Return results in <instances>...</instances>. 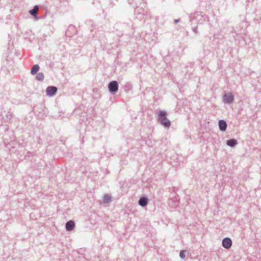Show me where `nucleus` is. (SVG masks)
I'll return each instance as SVG.
<instances>
[{"label": "nucleus", "instance_id": "obj_18", "mask_svg": "<svg viewBox=\"0 0 261 261\" xmlns=\"http://www.w3.org/2000/svg\"><path fill=\"white\" fill-rule=\"evenodd\" d=\"M13 117V114L11 112L9 111L8 112L6 116V121H10Z\"/></svg>", "mask_w": 261, "mask_h": 261}, {"label": "nucleus", "instance_id": "obj_20", "mask_svg": "<svg viewBox=\"0 0 261 261\" xmlns=\"http://www.w3.org/2000/svg\"><path fill=\"white\" fill-rule=\"evenodd\" d=\"M179 256L181 258L184 259L185 258L186 255H185V250H181L179 252Z\"/></svg>", "mask_w": 261, "mask_h": 261}, {"label": "nucleus", "instance_id": "obj_17", "mask_svg": "<svg viewBox=\"0 0 261 261\" xmlns=\"http://www.w3.org/2000/svg\"><path fill=\"white\" fill-rule=\"evenodd\" d=\"M137 18L138 19H143L144 20V22L146 20L147 17V14H145V13H141L140 14L136 15Z\"/></svg>", "mask_w": 261, "mask_h": 261}, {"label": "nucleus", "instance_id": "obj_2", "mask_svg": "<svg viewBox=\"0 0 261 261\" xmlns=\"http://www.w3.org/2000/svg\"><path fill=\"white\" fill-rule=\"evenodd\" d=\"M109 92L113 95L115 94L119 89V83L117 81H111L108 85Z\"/></svg>", "mask_w": 261, "mask_h": 261}, {"label": "nucleus", "instance_id": "obj_4", "mask_svg": "<svg viewBox=\"0 0 261 261\" xmlns=\"http://www.w3.org/2000/svg\"><path fill=\"white\" fill-rule=\"evenodd\" d=\"M58 91V88L54 86H49L46 89V95L49 97L54 96Z\"/></svg>", "mask_w": 261, "mask_h": 261}, {"label": "nucleus", "instance_id": "obj_10", "mask_svg": "<svg viewBox=\"0 0 261 261\" xmlns=\"http://www.w3.org/2000/svg\"><path fill=\"white\" fill-rule=\"evenodd\" d=\"M38 8V5H35L33 9L29 11V13L32 15L35 20H38L39 17L37 15V9Z\"/></svg>", "mask_w": 261, "mask_h": 261}, {"label": "nucleus", "instance_id": "obj_5", "mask_svg": "<svg viewBox=\"0 0 261 261\" xmlns=\"http://www.w3.org/2000/svg\"><path fill=\"white\" fill-rule=\"evenodd\" d=\"M149 202V199L146 195H142L139 199L138 204L142 207L146 206Z\"/></svg>", "mask_w": 261, "mask_h": 261}, {"label": "nucleus", "instance_id": "obj_29", "mask_svg": "<svg viewBox=\"0 0 261 261\" xmlns=\"http://www.w3.org/2000/svg\"><path fill=\"white\" fill-rule=\"evenodd\" d=\"M131 27H132L131 29L134 30L135 29V28H134V25H133V24H132V25H131Z\"/></svg>", "mask_w": 261, "mask_h": 261}, {"label": "nucleus", "instance_id": "obj_11", "mask_svg": "<svg viewBox=\"0 0 261 261\" xmlns=\"http://www.w3.org/2000/svg\"><path fill=\"white\" fill-rule=\"evenodd\" d=\"M226 144L227 146L233 148L238 144V142L235 139H230L226 140Z\"/></svg>", "mask_w": 261, "mask_h": 261}, {"label": "nucleus", "instance_id": "obj_24", "mask_svg": "<svg viewBox=\"0 0 261 261\" xmlns=\"http://www.w3.org/2000/svg\"><path fill=\"white\" fill-rule=\"evenodd\" d=\"M195 19H196V17L194 15H192V14H190V15L189 16L190 21L192 22L193 20H194Z\"/></svg>", "mask_w": 261, "mask_h": 261}, {"label": "nucleus", "instance_id": "obj_19", "mask_svg": "<svg viewBox=\"0 0 261 261\" xmlns=\"http://www.w3.org/2000/svg\"><path fill=\"white\" fill-rule=\"evenodd\" d=\"M70 30H71L73 32V33H75V27L72 24H70V25H69L68 28V32H69Z\"/></svg>", "mask_w": 261, "mask_h": 261}, {"label": "nucleus", "instance_id": "obj_7", "mask_svg": "<svg viewBox=\"0 0 261 261\" xmlns=\"http://www.w3.org/2000/svg\"><path fill=\"white\" fill-rule=\"evenodd\" d=\"M35 109L37 112H38L39 113L38 115H39L41 118L45 117L47 116L48 111L44 108H43L41 106L40 107H35Z\"/></svg>", "mask_w": 261, "mask_h": 261}, {"label": "nucleus", "instance_id": "obj_27", "mask_svg": "<svg viewBox=\"0 0 261 261\" xmlns=\"http://www.w3.org/2000/svg\"><path fill=\"white\" fill-rule=\"evenodd\" d=\"M134 2H135V0H128V3L130 5H132Z\"/></svg>", "mask_w": 261, "mask_h": 261}, {"label": "nucleus", "instance_id": "obj_8", "mask_svg": "<svg viewBox=\"0 0 261 261\" xmlns=\"http://www.w3.org/2000/svg\"><path fill=\"white\" fill-rule=\"evenodd\" d=\"M75 227V222L73 220H69L65 224V228L67 231H71Z\"/></svg>", "mask_w": 261, "mask_h": 261}, {"label": "nucleus", "instance_id": "obj_22", "mask_svg": "<svg viewBox=\"0 0 261 261\" xmlns=\"http://www.w3.org/2000/svg\"><path fill=\"white\" fill-rule=\"evenodd\" d=\"M202 17H203V19L205 21H207V22L209 21L210 18L207 15H202Z\"/></svg>", "mask_w": 261, "mask_h": 261}, {"label": "nucleus", "instance_id": "obj_21", "mask_svg": "<svg viewBox=\"0 0 261 261\" xmlns=\"http://www.w3.org/2000/svg\"><path fill=\"white\" fill-rule=\"evenodd\" d=\"M122 27L123 28L126 29V30H127V29H129V28H130L129 25L126 23H123L122 24ZM123 31L125 32V31ZM125 33H127V30H126Z\"/></svg>", "mask_w": 261, "mask_h": 261}, {"label": "nucleus", "instance_id": "obj_28", "mask_svg": "<svg viewBox=\"0 0 261 261\" xmlns=\"http://www.w3.org/2000/svg\"><path fill=\"white\" fill-rule=\"evenodd\" d=\"M193 65V64H192L191 63H187V66H187V67H189V66H190V67H192Z\"/></svg>", "mask_w": 261, "mask_h": 261}, {"label": "nucleus", "instance_id": "obj_23", "mask_svg": "<svg viewBox=\"0 0 261 261\" xmlns=\"http://www.w3.org/2000/svg\"><path fill=\"white\" fill-rule=\"evenodd\" d=\"M116 1L117 0H110L109 6L112 7L113 6L115 5V3Z\"/></svg>", "mask_w": 261, "mask_h": 261}, {"label": "nucleus", "instance_id": "obj_16", "mask_svg": "<svg viewBox=\"0 0 261 261\" xmlns=\"http://www.w3.org/2000/svg\"><path fill=\"white\" fill-rule=\"evenodd\" d=\"M103 201L105 203H109L112 201V197L110 195L106 194L103 197Z\"/></svg>", "mask_w": 261, "mask_h": 261}, {"label": "nucleus", "instance_id": "obj_6", "mask_svg": "<svg viewBox=\"0 0 261 261\" xmlns=\"http://www.w3.org/2000/svg\"><path fill=\"white\" fill-rule=\"evenodd\" d=\"M232 245V242L230 238L226 237L222 240V246L226 249H229Z\"/></svg>", "mask_w": 261, "mask_h": 261}, {"label": "nucleus", "instance_id": "obj_25", "mask_svg": "<svg viewBox=\"0 0 261 261\" xmlns=\"http://www.w3.org/2000/svg\"><path fill=\"white\" fill-rule=\"evenodd\" d=\"M192 31L193 32L196 33V34H198V29H197V27H194L192 28Z\"/></svg>", "mask_w": 261, "mask_h": 261}, {"label": "nucleus", "instance_id": "obj_14", "mask_svg": "<svg viewBox=\"0 0 261 261\" xmlns=\"http://www.w3.org/2000/svg\"><path fill=\"white\" fill-rule=\"evenodd\" d=\"M35 79L38 81L42 82L44 79V75L43 72H38L36 74Z\"/></svg>", "mask_w": 261, "mask_h": 261}, {"label": "nucleus", "instance_id": "obj_15", "mask_svg": "<svg viewBox=\"0 0 261 261\" xmlns=\"http://www.w3.org/2000/svg\"><path fill=\"white\" fill-rule=\"evenodd\" d=\"M144 10L142 8H139L136 6V7L134 10V13L135 15L140 14L141 13H144Z\"/></svg>", "mask_w": 261, "mask_h": 261}, {"label": "nucleus", "instance_id": "obj_3", "mask_svg": "<svg viewBox=\"0 0 261 261\" xmlns=\"http://www.w3.org/2000/svg\"><path fill=\"white\" fill-rule=\"evenodd\" d=\"M222 99L224 103L230 105L233 102L234 98L231 93L227 92L223 94Z\"/></svg>", "mask_w": 261, "mask_h": 261}, {"label": "nucleus", "instance_id": "obj_9", "mask_svg": "<svg viewBox=\"0 0 261 261\" xmlns=\"http://www.w3.org/2000/svg\"><path fill=\"white\" fill-rule=\"evenodd\" d=\"M218 126L221 132H225L227 129V124L225 120L221 119L218 121Z\"/></svg>", "mask_w": 261, "mask_h": 261}, {"label": "nucleus", "instance_id": "obj_26", "mask_svg": "<svg viewBox=\"0 0 261 261\" xmlns=\"http://www.w3.org/2000/svg\"><path fill=\"white\" fill-rule=\"evenodd\" d=\"M180 21V19H174V22L175 24H177V23H178Z\"/></svg>", "mask_w": 261, "mask_h": 261}, {"label": "nucleus", "instance_id": "obj_13", "mask_svg": "<svg viewBox=\"0 0 261 261\" xmlns=\"http://www.w3.org/2000/svg\"><path fill=\"white\" fill-rule=\"evenodd\" d=\"M123 89L126 93H129L133 90V86L130 83H126L123 86Z\"/></svg>", "mask_w": 261, "mask_h": 261}, {"label": "nucleus", "instance_id": "obj_12", "mask_svg": "<svg viewBox=\"0 0 261 261\" xmlns=\"http://www.w3.org/2000/svg\"><path fill=\"white\" fill-rule=\"evenodd\" d=\"M40 69V66L38 64H35L33 66L31 69L30 73L32 75H35Z\"/></svg>", "mask_w": 261, "mask_h": 261}, {"label": "nucleus", "instance_id": "obj_1", "mask_svg": "<svg viewBox=\"0 0 261 261\" xmlns=\"http://www.w3.org/2000/svg\"><path fill=\"white\" fill-rule=\"evenodd\" d=\"M167 116L168 113L165 111L160 110L158 113L157 121L158 123L166 128H169L171 125V122Z\"/></svg>", "mask_w": 261, "mask_h": 261}]
</instances>
